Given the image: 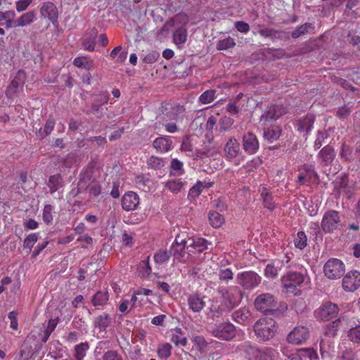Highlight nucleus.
<instances>
[{
    "instance_id": "obj_35",
    "label": "nucleus",
    "mask_w": 360,
    "mask_h": 360,
    "mask_svg": "<svg viewBox=\"0 0 360 360\" xmlns=\"http://www.w3.org/2000/svg\"><path fill=\"white\" fill-rule=\"evenodd\" d=\"M56 124L55 120L52 117H49L46 122V124L44 126V129H39L38 131H37V134L39 137L41 139H43L46 136H47L49 134H51V132L53 131L54 127Z\"/></svg>"
},
{
    "instance_id": "obj_58",
    "label": "nucleus",
    "mask_w": 360,
    "mask_h": 360,
    "mask_svg": "<svg viewBox=\"0 0 360 360\" xmlns=\"http://www.w3.org/2000/svg\"><path fill=\"white\" fill-rule=\"evenodd\" d=\"M147 164L148 167L155 169H159L163 167L164 165L162 160L160 158L155 156H152L150 158H148V160H147Z\"/></svg>"
},
{
    "instance_id": "obj_48",
    "label": "nucleus",
    "mask_w": 360,
    "mask_h": 360,
    "mask_svg": "<svg viewBox=\"0 0 360 360\" xmlns=\"http://www.w3.org/2000/svg\"><path fill=\"white\" fill-rule=\"evenodd\" d=\"M294 244L297 248L304 249L307 244V238L304 232L299 231L294 239Z\"/></svg>"
},
{
    "instance_id": "obj_56",
    "label": "nucleus",
    "mask_w": 360,
    "mask_h": 360,
    "mask_svg": "<svg viewBox=\"0 0 360 360\" xmlns=\"http://www.w3.org/2000/svg\"><path fill=\"white\" fill-rule=\"evenodd\" d=\"M328 137V134L326 131H319L314 141V148L319 149L325 143V140Z\"/></svg>"
},
{
    "instance_id": "obj_6",
    "label": "nucleus",
    "mask_w": 360,
    "mask_h": 360,
    "mask_svg": "<svg viewBox=\"0 0 360 360\" xmlns=\"http://www.w3.org/2000/svg\"><path fill=\"white\" fill-rule=\"evenodd\" d=\"M341 226L340 214L335 210L325 212L321 221V229L325 233H332Z\"/></svg>"
},
{
    "instance_id": "obj_13",
    "label": "nucleus",
    "mask_w": 360,
    "mask_h": 360,
    "mask_svg": "<svg viewBox=\"0 0 360 360\" xmlns=\"http://www.w3.org/2000/svg\"><path fill=\"white\" fill-rule=\"evenodd\" d=\"M318 181L316 172L311 165H304L298 175V183L301 185L315 183Z\"/></svg>"
},
{
    "instance_id": "obj_38",
    "label": "nucleus",
    "mask_w": 360,
    "mask_h": 360,
    "mask_svg": "<svg viewBox=\"0 0 360 360\" xmlns=\"http://www.w3.org/2000/svg\"><path fill=\"white\" fill-rule=\"evenodd\" d=\"M345 321V316H341L338 320L330 323L325 330V334L329 337H334L337 334V331L340 323Z\"/></svg>"
},
{
    "instance_id": "obj_43",
    "label": "nucleus",
    "mask_w": 360,
    "mask_h": 360,
    "mask_svg": "<svg viewBox=\"0 0 360 360\" xmlns=\"http://www.w3.org/2000/svg\"><path fill=\"white\" fill-rule=\"evenodd\" d=\"M51 193L56 192L62 186V179L60 175L56 174L50 176L48 184Z\"/></svg>"
},
{
    "instance_id": "obj_63",
    "label": "nucleus",
    "mask_w": 360,
    "mask_h": 360,
    "mask_svg": "<svg viewBox=\"0 0 360 360\" xmlns=\"http://www.w3.org/2000/svg\"><path fill=\"white\" fill-rule=\"evenodd\" d=\"M201 181H198L197 184L190 189L188 195L193 198L199 196V195L202 191V189L201 188Z\"/></svg>"
},
{
    "instance_id": "obj_62",
    "label": "nucleus",
    "mask_w": 360,
    "mask_h": 360,
    "mask_svg": "<svg viewBox=\"0 0 360 360\" xmlns=\"http://www.w3.org/2000/svg\"><path fill=\"white\" fill-rule=\"evenodd\" d=\"M32 0H18L15 3V8L18 13L25 11L32 4Z\"/></svg>"
},
{
    "instance_id": "obj_19",
    "label": "nucleus",
    "mask_w": 360,
    "mask_h": 360,
    "mask_svg": "<svg viewBox=\"0 0 360 360\" xmlns=\"http://www.w3.org/2000/svg\"><path fill=\"white\" fill-rule=\"evenodd\" d=\"M205 296L198 293L190 295L188 297L189 309L195 313L201 311L205 306Z\"/></svg>"
},
{
    "instance_id": "obj_37",
    "label": "nucleus",
    "mask_w": 360,
    "mask_h": 360,
    "mask_svg": "<svg viewBox=\"0 0 360 360\" xmlns=\"http://www.w3.org/2000/svg\"><path fill=\"white\" fill-rule=\"evenodd\" d=\"M73 64L77 68H83L90 70L93 68V60L89 57L79 56L74 59Z\"/></svg>"
},
{
    "instance_id": "obj_30",
    "label": "nucleus",
    "mask_w": 360,
    "mask_h": 360,
    "mask_svg": "<svg viewBox=\"0 0 360 360\" xmlns=\"http://www.w3.org/2000/svg\"><path fill=\"white\" fill-rule=\"evenodd\" d=\"M36 19L35 13L34 11H28L21 15L17 19V25H18V27H27L34 22Z\"/></svg>"
},
{
    "instance_id": "obj_47",
    "label": "nucleus",
    "mask_w": 360,
    "mask_h": 360,
    "mask_svg": "<svg viewBox=\"0 0 360 360\" xmlns=\"http://www.w3.org/2000/svg\"><path fill=\"white\" fill-rule=\"evenodd\" d=\"M138 270L142 277H146L150 274L152 269L149 264V257L139 263Z\"/></svg>"
},
{
    "instance_id": "obj_52",
    "label": "nucleus",
    "mask_w": 360,
    "mask_h": 360,
    "mask_svg": "<svg viewBox=\"0 0 360 360\" xmlns=\"http://www.w3.org/2000/svg\"><path fill=\"white\" fill-rule=\"evenodd\" d=\"M170 257V254L166 250H159L154 255L155 262L162 264L167 262Z\"/></svg>"
},
{
    "instance_id": "obj_1",
    "label": "nucleus",
    "mask_w": 360,
    "mask_h": 360,
    "mask_svg": "<svg viewBox=\"0 0 360 360\" xmlns=\"http://www.w3.org/2000/svg\"><path fill=\"white\" fill-rule=\"evenodd\" d=\"M309 283V278L306 272L290 271L281 277L283 290L295 296L300 295L301 288Z\"/></svg>"
},
{
    "instance_id": "obj_10",
    "label": "nucleus",
    "mask_w": 360,
    "mask_h": 360,
    "mask_svg": "<svg viewBox=\"0 0 360 360\" xmlns=\"http://www.w3.org/2000/svg\"><path fill=\"white\" fill-rule=\"evenodd\" d=\"M255 306L257 310L266 313L274 309L276 307V301L272 295L264 293L259 295L255 299Z\"/></svg>"
},
{
    "instance_id": "obj_8",
    "label": "nucleus",
    "mask_w": 360,
    "mask_h": 360,
    "mask_svg": "<svg viewBox=\"0 0 360 360\" xmlns=\"http://www.w3.org/2000/svg\"><path fill=\"white\" fill-rule=\"evenodd\" d=\"M244 351L248 360H272V350L269 348L258 349L252 345H245Z\"/></svg>"
},
{
    "instance_id": "obj_61",
    "label": "nucleus",
    "mask_w": 360,
    "mask_h": 360,
    "mask_svg": "<svg viewBox=\"0 0 360 360\" xmlns=\"http://www.w3.org/2000/svg\"><path fill=\"white\" fill-rule=\"evenodd\" d=\"M79 161L77 156L74 153L68 154L64 160L63 165L66 167H71Z\"/></svg>"
},
{
    "instance_id": "obj_16",
    "label": "nucleus",
    "mask_w": 360,
    "mask_h": 360,
    "mask_svg": "<svg viewBox=\"0 0 360 360\" xmlns=\"http://www.w3.org/2000/svg\"><path fill=\"white\" fill-rule=\"evenodd\" d=\"M25 80V73L23 71H18L12 80L8 88L6 94L8 96L13 97L15 94L20 91L23 86Z\"/></svg>"
},
{
    "instance_id": "obj_31",
    "label": "nucleus",
    "mask_w": 360,
    "mask_h": 360,
    "mask_svg": "<svg viewBox=\"0 0 360 360\" xmlns=\"http://www.w3.org/2000/svg\"><path fill=\"white\" fill-rule=\"evenodd\" d=\"M348 340L354 344H360V324L350 325L346 333Z\"/></svg>"
},
{
    "instance_id": "obj_42",
    "label": "nucleus",
    "mask_w": 360,
    "mask_h": 360,
    "mask_svg": "<svg viewBox=\"0 0 360 360\" xmlns=\"http://www.w3.org/2000/svg\"><path fill=\"white\" fill-rule=\"evenodd\" d=\"M209 221L214 228H219L224 221V217L217 212H211L209 214Z\"/></svg>"
},
{
    "instance_id": "obj_18",
    "label": "nucleus",
    "mask_w": 360,
    "mask_h": 360,
    "mask_svg": "<svg viewBox=\"0 0 360 360\" xmlns=\"http://www.w3.org/2000/svg\"><path fill=\"white\" fill-rule=\"evenodd\" d=\"M318 358L317 352L311 348L302 349L291 354L288 360H316Z\"/></svg>"
},
{
    "instance_id": "obj_53",
    "label": "nucleus",
    "mask_w": 360,
    "mask_h": 360,
    "mask_svg": "<svg viewBox=\"0 0 360 360\" xmlns=\"http://www.w3.org/2000/svg\"><path fill=\"white\" fill-rule=\"evenodd\" d=\"M219 278L221 281L228 282L233 278V273L231 268H219L218 273Z\"/></svg>"
},
{
    "instance_id": "obj_5",
    "label": "nucleus",
    "mask_w": 360,
    "mask_h": 360,
    "mask_svg": "<svg viewBox=\"0 0 360 360\" xmlns=\"http://www.w3.org/2000/svg\"><path fill=\"white\" fill-rule=\"evenodd\" d=\"M325 276L331 280L341 278L345 272L344 263L336 258L329 259L323 266Z\"/></svg>"
},
{
    "instance_id": "obj_27",
    "label": "nucleus",
    "mask_w": 360,
    "mask_h": 360,
    "mask_svg": "<svg viewBox=\"0 0 360 360\" xmlns=\"http://www.w3.org/2000/svg\"><path fill=\"white\" fill-rule=\"evenodd\" d=\"M235 321L240 324H248L250 322V311L247 308H240L233 314Z\"/></svg>"
},
{
    "instance_id": "obj_57",
    "label": "nucleus",
    "mask_w": 360,
    "mask_h": 360,
    "mask_svg": "<svg viewBox=\"0 0 360 360\" xmlns=\"http://www.w3.org/2000/svg\"><path fill=\"white\" fill-rule=\"evenodd\" d=\"M233 120L227 116H223L219 120V124L221 131L228 130L233 124Z\"/></svg>"
},
{
    "instance_id": "obj_54",
    "label": "nucleus",
    "mask_w": 360,
    "mask_h": 360,
    "mask_svg": "<svg viewBox=\"0 0 360 360\" xmlns=\"http://www.w3.org/2000/svg\"><path fill=\"white\" fill-rule=\"evenodd\" d=\"M39 239V233H33L28 235L23 243L24 248L29 249L30 251L34 245L37 243V241Z\"/></svg>"
},
{
    "instance_id": "obj_34",
    "label": "nucleus",
    "mask_w": 360,
    "mask_h": 360,
    "mask_svg": "<svg viewBox=\"0 0 360 360\" xmlns=\"http://www.w3.org/2000/svg\"><path fill=\"white\" fill-rule=\"evenodd\" d=\"M89 349L87 342H82L75 347L73 360H83L86 356L87 350Z\"/></svg>"
},
{
    "instance_id": "obj_49",
    "label": "nucleus",
    "mask_w": 360,
    "mask_h": 360,
    "mask_svg": "<svg viewBox=\"0 0 360 360\" xmlns=\"http://www.w3.org/2000/svg\"><path fill=\"white\" fill-rule=\"evenodd\" d=\"M172 346L165 342L159 345L158 348V356L162 359H167L171 356Z\"/></svg>"
},
{
    "instance_id": "obj_59",
    "label": "nucleus",
    "mask_w": 360,
    "mask_h": 360,
    "mask_svg": "<svg viewBox=\"0 0 360 360\" xmlns=\"http://www.w3.org/2000/svg\"><path fill=\"white\" fill-rule=\"evenodd\" d=\"M53 207L51 205H45L43 210V220L46 224H50L53 220Z\"/></svg>"
},
{
    "instance_id": "obj_26",
    "label": "nucleus",
    "mask_w": 360,
    "mask_h": 360,
    "mask_svg": "<svg viewBox=\"0 0 360 360\" xmlns=\"http://www.w3.org/2000/svg\"><path fill=\"white\" fill-rule=\"evenodd\" d=\"M259 192L264 206L268 210H274L276 207V205L269 189L266 186H262L259 188Z\"/></svg>"
},
{
    "instance_id": "obj_9",
    "label": "nucleus",
    "mask_w": 360,
    "mask_h": 360,
    "mask_svg": "<svg viewBox=\"0 0 360 360\" xmlns=\"http://www.w3.org/2000/svg\"><path fill=\"white\" fill-rule=\"evenodd\" d=\"M339 311L338 305L332 302H325L315 311L316 317L322 321H328L335 318Z\"/></svg>"
},
{
    "instance_id": "obj_64",
    "label": "nucleus",
    "mask_w": 360,
    "mask_h": 360,
    "mask_svg": "<svg viewBox=\"0 0 360 360\" xmlns=\"http://www.w3.org/2000/svg\"><path fill=\"white\" fill-rule=\"evenodd\" d=\"M103 360H122V358L117 352L108 351L103 355Z\"/></svg>"
},
{
    "instance_id": "obj_36",
    "label": "nucleus",
    "mask_w": 360,
    "mask_h": 360,
    "mask_svg": "<svg viewBox=\"0 0 360 360\" xmlns=\"http://www.w3.org/2000/svg\"><path fill=\"white\" fill-rule=\"evenodd\" d=\"M108 298L107 292L98 291L93 296L91 302L95 307L103 306L107 303Z\"/></svg>"
},
{
    "instance_id": "obj_11",
    "label": "nucleus",
    "mask_w": 360,
    "mask_h": 360,
    "mask_svg": "<svg viewBox=\"0 0 360 360\" xmlns=\"http://www.w3.org/2000/svg\"><path fill=\"white\" fill-rule=\"evenodd\" d=\"M212 334L219 339L229 340L236 335V329L230 323H222L216 326Z\"/></svg>"
},
{
    "instance_id": "obj_12",
    "label": "nucleus",
    "mask_w": 360,
    "mask_h": 360,
    "mask_svg": "<svg viewBox=\"0 0 360 360\" xmlns=\"http://www.w3.org/2000/svg\"><path fill=\"white\" fill-rule=\"evenodd\" d=\"M360 286V272L354 270L349 271L342 279V288L348 292H353Z\"/></svg>"
},
{
    "instance_id": "obj_25",
    "label": "nucleus",
    "mask_w": 360,
    "mask_h": 360,
    "mask_svg": "<svg viewBox=\"0 0 360 360\" xmlns=\"http://www.w3.org/2000/svg\"><path fill=\"white\" fill-rule=\"evenodd\" d=\"M186 184V181L183 179H172L164 184L165 187L175 194L184 189Z\"/></svg>"
},
{
    "instance_id": "obj_21",
    "label": "nucleus",
    "mask_w": 360,
    "mask_h": 360,
    "mask_svg": "<svg viewBox=\"0 0 360 360\" xmlns=\"http://www.w3.org/2000/svg\"><path fill=\"white\" fill-rule=\"evenodd\" d=\"M336 153L333 148L329 145L324 146L318 153L317 159L321 164L328 165L335 158Z\"/></svg>"
},
{
    "instance_id": "obj_23",
    "label": "nucleus",
    "mask_w": 360,
    "mask_h": 360,
    "mask_svg": "<svg viewBox=\"0 0 360 360\" xmlns=\"http://www.w3.org/2000/svg\"><path fill=\"white\" fill-rule=\"evenodd\" d=\"M240 151V145L234 138H231L224 146L226 158L229 160L234 159Z\"/></svg>"
},
{
    "instance_id": "obj_20",
    "label": "nucleus",
    "mask_w": 360,
    "mask_h": 360,
    "mask_svg": "<svg viewBox=\"0 0 360 360\" xmlns=\"http://www.w3.org/2000/svg\"><path fill=\"white\" fill-rule=\"evenodd\" d=\"M186 241H188L187 249L189 248V250H193L191 253H192V256L194 257L195 254L201 253L207 250L210 244L207 240L202 238L195 239L189 238Z\"/></svg>"
},
{
    "instance_id": "obj_7",
    "label": "nucleus",
    "mask_w": 360,
    "mask_h": 360,
    "mask_svg": "<svg viewBox=\"0 0 360 360\" xmlns=\"http://www.w3.org/2000/svg\"><path fill=\"white\" fill-rule=\"evenodd\" d=\"M237 283L246 290L256 288L262 281L261 276L254 271H243L236 276Z\"/></svg>"
},
{
    "instance_id": "obj_4",
    "label": "nucleus",
    "mask_w": 360,
    "mask_h": 360,
    "mask_svg": "<svg viewBox=\"0 0 360 360\" xmlns=\"http://www.w3.org/2000/svg\"><path fill=\"white\" fill-rule=\"evenodd\" d=\"M217 292L221 295L222 302L230 309L238 306L241 301V291L236 286H220Z\"/></svg>"
},
{
    "instance_id": "obj_46",
    "label": "nucleus",
    "mask_w": 360,
    "mask_h": 360,
    "mask_svg": "<svg viewBox=\"0 0 360 360\" xmlns=\"http://www.w3.org/2000/svg\"><path fill=\"white\" fill-rule=\"evenodd\" d=\"M171 175L173 176H180L184 173L183 162L176 158L171 161Z\"/></svg>"
},
{
    "instance_id": "obj_44",
    "label": "nucleus",
    "mask_w": 360,
    "mask_h": 360,
    "mask_svg": "<svg viewBox=\"0 0 360 360\" xmlns=\"http://www.w3.org/2000/svg\"><path fill=\"white\" fill-rule=\"evenodd\" d=\"M110 318L107 314H103L98 316L94 322L95 326L99 328L101 330H105L109 326Z\"/></svg>"
},
{
    "instance_id": "obj_50",
    "label": "nucleus",
    "mask_w": 360,
    "mask_h": 360,
    "mask_svg": "<svg viewBox=\"0 0 360 360\" xmlns=\"http://www.w3.org/2000/svg\"><path fill=\"white\" fill-rule=\"evenodd\" d=\"M215 90L209 89L203 92L199 97V101L202 104H208L215 98Z\"/></svg>"
},
{
    "instance_id": "obj_32",
    "label": "nucleus",
    "mask_w": 360,
    "mask_h": 360,
    "mask_svg": "<svg viewBox=\"0 0 360 360\" xmlns=\"http://www.w3.org/2000/svg\"><path fill=\"white\" fill-rule=\"evenodd\" d=\"M209 309L212 318L219 317L224 311L231 310L224 303L219 304L217 302H213Z\"/></svg>"
},
{
    "instance_id": "obj_14",
    "label": "nucleus",
    "mask_w": 360,
    "mask_h": 360,
    "mask_svg": "<svg viewBox=\"0 0 360 360\" xmlns=\"http://www.w3.org/2000/svg\"><path fill=\"white\" fill-rule=\"evenodd\" d=\"M308 337V329L304 326H297L289 333L288 341L292 344L299 345L306 341Z\"/></svg>"
},
{
    "instance_id": "obj_45",
    "label": "nucleus",
    "mask_w": 360,
    "mask_h": 360,
    "mask_svg": "<svg viewBox=\"0 0 360 360\" xmlns=\"http://www.w3.org/2000/svg\"><path fill=\"white\" fill-rule=\"evenodd\" d=\"M236 46L234 39L228 37L226 39L219 40L217 44V49L219 51L227 50L228 49L233 48Z\"/></svg>"
},
{
    "instance_id": "obj_39",
    "label": "nucleus",
    "mask_w": 360,
    "mask_h": 360,
    "mask_svg": "<svg viewBox=\"0 0 360 360\" xmlns=\"http://www.w3.org/2000/svg\"><path fill=\"white\" fill-rule=\"evenodd\" d=\"M281 131L279 127H272L271 129H268L264 132V137L269 142L273 143L274 141L278 139L281 136Z\"/></svg>"
},
{
    "instance_id": "obj_33",
    "label": "nucleus",
    "mask_w": 360,
    "mask_h": 360,
    "mask_svg": "<svg viewBox=\"0 0 360 360\" xmlns=\"http://www.w3.org/2000/svg\"><path fill=\"white\" fill-rule=\"evenodd\" d=\"M287 112V110L282 105H274L267 111L266 119L276 120Z\"/></svg>"
},
{
    "instance_id": "obj_22",
    "label": "nucleus",
    "mask_w": 360,
    "mask_h": 360,
    "mask_svg": "<svg viewBox=\"0 0 360 360\" xmlns=\"http://www.w3.org/2000/svg\"><path fill=\"white\" fill-rule=\"evenodd\" d=\"M40 13L42 18H48L53 23L57 20L58 10L56 6L51 2H45L40 8Z\"/></svg>"
},
{
    "instance_id": "obj_55",
    "label": "nucleus",
    "mask_w": 360,
    "mask_h": 360,
    "mask_svg": "<svg viewBox=\"0 0 360 360\" xmlns=\"http://www.w3.org/2000/svg\"><path fill=\"white\" fill-rule=\"evenodd\" d=\"M278 268L274 264H268L264 269V275L266 278H274L278 276Z\"/></svg>"
},
{
    "instance_id": "obj_41",
    "label": "nucleus",
    "mask_w": 360,
    "mask_h": 360,
    "mask_svg": "<svg viewBox=\"0 0 360 360\" xmlns=\"http://www.w3.org/2000/svg\"><path fill=\"white\" fill-rule=\"evenodd\" d=\"M242 96H243V94H239L234 100L231 101L227 104L226 111L229 113L233 115H236L238 112L239 108L240 107V99Z\"/></svg>"
},
{
    "instance_id": "obj_2",
    "label": "nucleus",
    "mask_w": 360,
    "mask_h": 360,
    "mask_svg": "<svg viewBox=\"0 0 360 360\" xmlns=\"http://www.w3.org/2000/svg\"><path fill=\"white\" fill-rule=\"evenodd\" d=\"M277 330L276 322L270 318L259 319L254 325V331L257 338L261 341L271 339Z\"/></svg>"
},
{
    "instance_id": "obj_29",
    "label": "nucleus",
    "mask_w": 360,
    "mask_h": 360,
    "mask_svg": "<svg viewBox=\"0 0 360 360\" xmlns=\"http://www.w3.org/2000/svg\"><path fill=\"white\" fill-rule=\"evenodd\" d=\"M188 38V31L184 27H181L176 30L173 34V41L178 46L184 44Z\"/></svg>"
},
{
    "instance_id": "obj_17",
    "label": "nucleus",
    "mask_w": 360,
    "mask_h": 360,
    "mask_svg": "<svg viewBox=\"0 0 360 360\" xmlns=\"http://www.w3.org/2000/svg\"><path fill=\"white\" fill-rule=\"evenodd\" d=\"M243 148L250 154H255L259 149V141L256 136L250 132L244 134L243 138Z\"/></svg>"
},
{
    "instance_id": "obj_24",
    "label": "nucleus",
    "mask_w": 360,
    "mask_h": 360,
    "mask_svg": "<svg viewBox=\"0 0 360 360\" xmlns=\"http://www.w3.org/2000/svg\"><path fill=\"white\" fill-rule=\"evenodd\" d=\"M153 146L157 151L167 153L172 148V141L167 136H160L153 141Z\"/></svg>"
},
{
    "instance_id": "obj_40",
    "label": "nucleus",
    "mask_w": 360,
    "mask_h": 360,
    "mask_svg": "<svg viewBox=\"0 0 360 360\" xmlns=\"http://www.w3.org/2000/svg\"><path fill=\"white\" fill-rule=\"evenodd\" d=\"M182 330L181 328H175L174 330V333L172 335L171 340L174 342L176 346H186L187 345V338L185 337H182Z\"/></svg>"
},
{
    "instance_id": "obj_60",
    "label": "nucleus",
    "mask_w": 360,
    "mask_h": 360,
    "mask_svg": "<svg viewBox=\"0 0 360 360\" xmlns=\"http://www.w3.org/2000/svg\"><path fill=\"white\" fill-rule=\"evenodd\" d=\"M309 28H312L311 24L306 23L304 25H302L292 33V37L293 38H298L301 35L308 32Z\"/></svg>"
},
{
    "instance_id": "obj_3",
    "label": "nucleus",
    "mask_w": 360,
    "mask_h": 360,
    "mask_svg": "<svg viewBox=\"0 0 360 360\" xmlns=\"http://www.w3.org/2000/svg\"><path fill=\"white\" fill-rule=\"evenodd\" d=\"M188 241L183 236H176L174 243L172 245L174 259L179 262H187L191 261L194 256H192V250L187 249Z\"/></svg>"
},
{
    "instance_id": "obj_28",
    "label": "nucleus",
    "mask_w": 360,
    "mask_h": 360,
    "mask_svg": "<svg viewBox=\"0 0 360 360\" xmlns=\"http://www.w3.org/2000/svg\"><path fill=\"white\" fill-rule=\"evenodd\" d=\"M314 122V116L313 115H307L301 119L297 124V130L300 131H305L308 134L313 127Z\"/></svg>"
},
{
    "instance_id": "obj_15",
    "label": "nucleus",
    "mask_w": 360,
    "mask_h": 360,
    "mask_svg": "<svg viewBox=\"0 0 360 360\" xmlns=\"http://www.w3.org/2000/svg\"><path fill=\"white\" fill-rule=\"evenodd\" d=\"M139 205V197L133 191L127 192L122 198V207L126 211L134 210Z\"/></svg>"
},
{
    "instance_id": "obj_51",
    "label": "nucleus",
    "mask_w": 360,
    "mask_h": 360,
    "mask_svg": "<svg viewBox=\"0 0 360 360\" xmlns=\"http://www.w3.org/2000/svg\"><path fill=\"white\" fill-rule=\"evenodd\" d=\"M61 314V311L60 309H56V311L54 313V315L49 319L48 326L46 329L49 330V332H53L55 328H56L59 320H60V315Z\"/></svg>"
}]
</instances>
